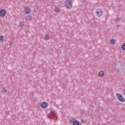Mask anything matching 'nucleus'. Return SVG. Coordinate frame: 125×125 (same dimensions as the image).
<instances>
[{
    "label": "nucleus",
    "instance_id": "obj_1",
    "mask_svg": "<svg viewBox=\"0 0 125 125\" xmlns=\"http://www.w3.org/2000/svg\"><path fill=\"white\" fill-rule=\"evenodd\" d=\"M75 0H67L64 3L65 7L67 8H71L72 6V2L74 1Z\"/></svg>",
    "mask_w": 125,
    "mask_h": 125
},
{
    "label": "nucleus",
    "instance_id": "obj_2",
    "mask_svg": "<svg viewBox=\"0 0 125 125\" xmlns=\"http://www.w3.org/2000/svg\"><path fill=\"white\" fill-rule=\"evenodd\" d=\"M116 96L118 100H119V101L120 102H125V98H124V97L121 94L117 93Z\"/></svg>",
    "mask_w": 125,
    "mask_h": 125
},
{
    "label": "nucleus",
    "instance_id": "obj_3",
    "mask_svg": "<svg viewBox=\"0 0 125 125\" xmlns=\"http://www.w3.org/2000/svg\"><path fill=\"white\" fill-rule=\"evenodd\" d=\"M103 15V11L101 9H98L96 12V16L98 17H101Z\"/></svg>",
    "mask_w": 125,
    "mask_h": 125
},
{
    "label": "nucleus",
    "instance_id": "obj_4",
    "mask_svg": "<svg viewBox=\"0 0 125 125\" xmlns=\"http://www.w3.org/2000/svg\"><path fill=\"white\" fill-rule=\"evenodd\" d=\"M6 15V11L4 9L0 10V17H4Z\"/></svg>",
    "mask_w": 125,
    "mask_h": 125
},
{
    "label": "nucleus",
    "instance_id": "obj_5",
    "mask_svg": "<svg viewBox=\"0 0 125 125\" xmlns=\"http://www.w3.org/2000/svg\"><path fill=\"white\" fill-rule=\"evenodd\" d=\"M41 106L42 108H47V106H48V104L47 103L44 102L41 104Z\"/></svg>",
    "mask_w": 125,
    "mask_h": 125
},
{
    "label": "nucleus",
    "instance_id": "obj_6",
    "mask_svg": "<svg viewBox=\"0 0 125 125\" xmlns=\"http://www.w3.org/2000/svg\"><path fill=\"white\" fill-rule=\"evenodd\" d=\"M24 12L26 14H29V13H30V12H31V9H30V8L29 7H26L24 9Z\"/></svg>",
    "mask_w": 125,
    "mask_h": 125
},
{
    "label": "nucleus",
    "instance_id": "obj_7",
    "mask_svg": "<svg viewBox=\"0 0 125 125\" xmlns=\"http://www.w3.org/2000/svg\"><path fill=\"white\" fill-rule=\"evenodd\" d=\"M104 71H100L99 72L98 76H99V77H100L101 78H103V77H104Z\"/></svg>",
    "mask_w": 125,
    "mask_h": 125
},
{
    "label": "nucleus",
    "instance_id": "obj_8",
    "mask_svg": "<svg viewBox=\"0 0 125 125\" xmlns=\"http://www.w3.org/2000/svg\"><path fill=\"white\" fill-rule=\"evenodd\" d=\"M25 18H26V20L30 21L32 20L33 18L32 17L31 15H28L25 17Z\"/></svg>",
    "mask_w": 125,
    "mask_h": 125
},
{
    "label": "nucleus",
    "instance_id": "obj_9",
    "mask_svg": "<svg viewBox=\"0 0 125 125\" xmlns=\"http://www.w3.org/2000/svg\"><path fill=\"white\" fill-rule=\"evenodd\" d=\"M121 48L124 51H125V43H123L121 45Z\"/></svg>",
    "mask_w": 125,
    "mask_h": 125
},
{
    "label": "nucleus",
    "instance_id": "obj_10",
    "mask_svg": "<svg viewBox=\"0 0 125 125\" xmlns=\"http://www.w3.org/2000/svg\"><path fill=\"white\" fill-rule=\"evenodd\" d=\"M74 122H75V118H71V119H70L69 120V124H72V123H74Z\"/></svg>",
    "mask_w": 125,
    "mask_h": 125
},
{
    "label": "nucleus",
    "instance_id": "obj_11",
    "mask_svg": "<svg viewBox=\"0 0 125 125\" xmlns=\"http://www.w3.org/2000/svg\"><path fill=\"white\" fill-rule=\"evenodd\" d=\"M115 42H116V40H115L114 39H112L110 40V43H111V44H115Z\"/></svg>",
    "mask_w": 125,
    "mask_h": 125
},
{
    "label": "nucleus",
    "instance_id": "obj_12",
    "mask_svg": "<svg viewBox=\"0 0 125 125\" xmlns=\"http://www.w3.org/2000/svg\"><path fill=\"white\" fill-rule=\"evenodd\" d=\"M45 41H48V40H49V35L48 34L46 35L45 36Z\"/></svg>",
    "mask_w": 125,
    "mask_h": 125
},
{
    "label": "nucleus",
    "instance_id": "obj_13",
    "mask_svg": "<svg viewBox=\"0 0 125 125\" xmlns=\"http://www.w3.org/2000/svg\"><path fill=\"white\" fill-rule=\"evenodd\" d=\"M55 11L57 12V13H60V9L56 8L55 10Z\"/></svg>",
    "mask_w": 125,
    "mask_h": 125
},
{
    "label": "nucleus",
    "instance_id": "obj_14",
    "mask_svg": "<svg viewBox=\"0 0 125 125\" xmlns=\"http://www.w3.org/2000/svg\"><path fill=\"white\" fill-rule=\"evenodd\" d=\"M24 24H25L24 21H21L20 22V27H23V26H24Z\"/></svg>",
    "mask_w": 125,
    "mask_h": 125
},
{
    "label": "nucleus",
    "instance_id": "obj_15",
    "mask_svg": "<svg viewBox=\"0 0 125 125\" xmlns=\"http://www.w3.org/2000/svg\"><path fill=\"white\" fill-rule=\"evenodd\" d=\"M0 42H3V36H0Z\"/></svg>",
    "mask_w": 125,
    "mask_h": 125
},
{
    "label": "nucleus",
    "instance_id": "obj_16",
    "mask_svg": "<svg viewBox=\"0 0 125 125\" xmlns=\"http://www.w3.org/2000/svg\"><path fill=\"white\" fill-rule=\"evenodd\" d=\"M3 92H7V89H6V88H3Z\"/></svg>",
    "mask_w": 125,
    "mask_h": 125
},
{
    "label": "nucleus",
    "instance_id": "obj_17",
    "mask_svg": "<svg viewBox=\"0 0 125 125\" xmlns=\"http://www.w3.org/2000/svg\"><path fill=\"white\" fill-rule=\"evenodd\" d=\"M116 22H119V21H120V18H116Z\"/></svg>",
    "mask_w": 125,
    "mask_h": 125
},
{
    "label": "nucleus",
    "instance_id": "obj_18",
    "mask_svg": "<svg viewBox=\"0 0 125 125\" xmlns=\"http://www.w3.org/2000/svg\"><path fill=\"white\" fill-rule=\"evenodd\" d=\"M5 114H6V115H8V114H9V111H6L5 112Z\"/></svg>",
    "mask_w": 125,
    "mask_h": 125
},
{
    "label": "nucleus",
    "instance_id": "obj_19",
    "mask_svg": "<svg viewBox=\"0 0 125 125\" xmlns=\"http://www.w3.org/2000/svg\"><path fill=\"white\" fill-rule=\"evenodd\" d=\"M13 44V42L11 41L9 42V45H12Z\"/></svg>",
    "mask_w": 125,
    "mask_h": 125
},
{
    "label": "nucleus",
    "instance_id": "obj_20",
    "mask_svg": "<svg viewBox=\"0 0 125 125\" xmlns=\"http://www.w3.org/2000/svg\"><path fill=\"white\" fill-rule=\"evenodd\" d=\"M84 123V121L83 120H81V124H83Z\"/></svg>",
    "mask_w": 125,
    "mask_h": 125
},
{
    "label": "nucleus",
    "instance_id": "obj_21",
    "mask_svg": "<svg viewBox=\"0 0 125 125\" xmlns=\"http://www.w3.org/2000/svg\"><path fill=\"white\" fill-rule=\"evenodd\" d=\"M53 113L54 114H55V113H56V112L55 111H54L53 112Z\"/></svg>",
    "mask_w": 125,
    "mask_h": 125
},
{
    "label": "nucleus",
    "instance_id": "obj_22",
    "mask_svg": "<svg viewBox=\"0 0 125 125\" xmlns=\"http://www.w3.org/2000/svg\"><path fill=\"white\" fill-rule=\"evenodd\" d=\"M53 117H54V115H52Z\"/></svg>",
    "mask_w": 125,
    "mask_h": 125
},
{
    "label": "nucleus",
    "instance_id": "obj_23",
    "mask_svg": "<svg viewBox=\"0 0 125 125\" xmlns=\"http://www.w3.org/2000/svg\"><path fill=\"white\" fill-rule=\"evenodd\" d=\"M48 117L49 118V119H51V118H50V117L48 116Z\"/></svg>",
    "mask_w": 125,
    "mask_h": 125
}]
</instances>
